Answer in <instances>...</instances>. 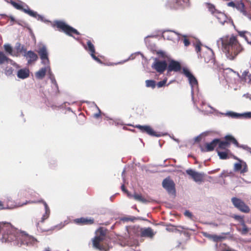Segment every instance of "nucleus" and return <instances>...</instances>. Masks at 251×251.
Instances as JSON below:
<instances>
[{"label":"nucleus","mask_w":251,"mask_h":251,"mask_svg":"<svg viewBox=\"0 0 251 251\" xmlns=\"http://www.w3.org/2000/svg\"><path fill=\"white\" fill-rule=\"evenodd\" d=\"M221 41L222 50L229 60H233L243 50L236 36H225L221 38Z\"/></svg>","instance_id":"obj_1"},{"label":"nucleus","mask_w":251,"mask_h":251,"mask_svg":"<svg viewBox=\"0 0 251 251\" xmlns=\"http://www.w3.org/2000/svg\"><path fill=\"white\" fill-rule=\"evenodd\" d=\"M29 237L20 232L9 223L6 224L4 231L2 233L1 241L2 242H11L16 241L18 244H28L27 240Z\"/></svg>","instance_id":"obj_2"},{"label":"nucleus","mask_w":251,"mask_h":251,"mask_svg":"<svg viewBox=\"0 0 251 251\" xmlns=\"http://www.w3.org/2000/svg\"><path fill=\"white\" fill-rule=\"evenodd\" d=\"M53 26L56 27L59 31L65 33L69 36H72L73 34L79 35V32L75 28L67 25L61 21H55L53 24Z\"/></svg>","instance_id":"obj_3"},{"label":"nucleus","mask_w":251,"mask_h":251,"mask_svg":"<svg viewBox=\"0 0 251 251\" xmlns=\"http://www.w3.org/2000/svg\"><path fill=\"white\" fill-rule=\"evenodd\" d=\"M96 234V236L92 240L93 246L99 250L103 251L104 250V247L101 245V243L105 239L106 232L102 227H100L98 229Z\"/></svg>","instance_id":"obj_4"},{"label":"nucleus","mask_w":251,"mask_h":251,"mask_svg":"<svg viewBox=\"0 0 251 251\" xmlns=\"http://www.w3.org/2000/svg\"><path fill=\"white\" fill-rule=\"evenodd\" d=\"M231 201L234 207L240 211L245 213L250 212V207L242 200L236 197H233L231 199Z\"/></svg>","instance_id":"obj_5"},{"label":"nucleus","mask_w":251,"mask_h":251,"mask_svg":"<svg viewBox=\"0 0 251 251\" xmlns=\"http://www.w3.org/2000/svg\"><path fill=\"white\" fill-rule=\"evenodd\" d=\"M151 67L157 72L161 74H163L166 69H167V63L165 60L161 61L155 59L152 64Z\"/></svg>","instance_id":"obj_6"},{"label":"nucleus","mask_w":251,"mask_h":251,"mask_svg":"<svg viewBox=\"0 0 251 251\" xmlns=\"http://www.w3.org/2000/svg\"><path fill=\"white\" fill-rule=\"evenodd\" d=\"M183 74L188 78L192 90L195 88H198V82L197 79L187 69L183 68Z\"/></svg>","instance_id":"obj_7"},{"label":"nucleus","mask_w":251,"mask_h":251,"mask_svg":"<svg viewBox=\"0 0 251 251\" xmlns=\"http://www.w3.org/2000/svg\"><path fill=\"white\" fill-rule=\"evenodd\" d=\"M37 51L42 60V63L45 65H49L50 61L46 47L45 46H42L38 49Z\"/></svg>","instance_id":"obj_8"},{"label":"nucleus","mask_w":251,"mask_h":251,"mask_svg":"<svg viewBox=\"0 0 251 251\" xmlns=\"http://www.w3.org/2000/svg\"><path fill=\"white\" fill-rule=\"evenodd\" d=\"M187 175L196 182H202L204 180V174L203 173L196 172L192 169H188L186 171Z\"/></svg>","instance_id":"obj_9"},{"label":"nucleus","mask_w":251,"mask_h":251,"mask_svg":"<svg viewBox=\"0 0 251 251\" xmlns=\"http://www.w3.org/2000/svg\"><path fill=\"white\" fill-rule=\"evenodd\" d=\"M21 51H24L25 53L24 56L27 60L28 64L35 62L38 58V55L35 52L31 50L26 51V49L23 46L22 47Z\"/></svg>","instance_id":"obj_10"},{"label":"nucleus","mask_w":251,"mask_h":251,"mask_svg":"<svg viewBox=\"0 0 251 251\" xmlns=\"http://www.w3.org/2000/svg\"><path fill=\"white\" fill-rule=\"evenodd\" d=\"M219 142V139H214L210 143H206L203 146H200V149L202 152H209L213 151L218 145Z\"/></svg>","instance_id":"obj_11"},{"label":"nucleus","mask_w":251,"mask_h":251,"mask_svg":"<svg viewBox=\"0 0 251 251\" xmlns=\"http://www.w3.org/2000/svg\"><path fill=\"white\" fill-rule=\"evenodd\" d=\"M134 127L138 128L142 133H146L151 136L156 137L160 136L159 134H157L149 126H141L137 125L135 126Z\"/></svg>","instance_id":"obj_12"},{"label":"nucleus","mask_w":251,"mask_h":251,"mask_svg":"<svg viewBox=\"0 0 251 251\" xmlns=\"http://www.w3.org/2000/svg\"><path fill=\"white\" fill-rule=\"evenodd\" d=\"M235 7L243 15L247 16L250 20H251V5L248 8H246L243 2H240L236 4Z\"/></svg>","instance_id":"obj_13"},{"label":"nucleus","mask_w":251,"mask_h":251,"mask_svg":"<svg viewBox=\"0 0 251 251\" xmlns=\"http://www.w3.org/2000/svg\"><path fill=\"white\" fill-rule=\"evenodd\" d=\"M140 231V235L141 237H145L152 239L154 236L156 232H154L151 227L142 228V229H139Z\"/></svg>","instance_id":"obj_14"},{"label":"nucleus","mask_w":251,"mask_h":251,"mask_svg":"<svg viewBox=\"0 0 251 251\" xmlns=\"http://www.w3.org/2000/svg\"><path fill=\"white\" fill-rule=\"evenodd\" d=\"M162 186L169 193L175 191V184L170 178L164 179L162 182Z\"/></svg>","instance_id":"obj_15"},{"label":"nucleus","mask_w":251,"mask_h":251,"mask_svg":"<svg viewBox=\"0 0 251 251\" xmlns=\"http://www.w3.org/2000/svg\"><path fill=\"white\" fill-rule=\"evenodd\" d=\"M181 66L179 62L174 60L170 61L168 66H167L168 73L174 72H178L181 70Z\"/></svg>","instance_id":"obj_16"},{"label":"nucleus","mask_w":251,"mask_h":251,"mask_svg":"<svg viewBox=\"0 0 251 251\" xmlns=\"http://www.w3.org/2000/svg\"><path fill=\"white\" fill-rule=\"evenodd\" d=\"M75 223L79 225H91L94 223L93 218L81 217L74 220Z\"/></svg>","instance_id":"obj_17"},{"label":"nucleus","mask_w":251,"mask_h":251,"mask_svg":"<svg viewBox=\"0 0 251 251\" xmlns=\"http://www.w3.org/2000/svg\"><path fill=\"white\" fill-rule=\"evenodd\" d=\"M37 202L43 203L45 207V212L42 216L41 220V222L42 223H43L45 220L47 219L49 217L50 215V209L47 202L43 200H39L38 201H37Z\"/></svg>","instance_id":"obj_18"},{"label":"nucleus","mask_w":251,"mask_h":251,"mask_svg":"<svg viewBox=\"0 0 251 251\" xmlns=\"http://www.w3.org/2000/svg\"><path fill=\"white\" fill-rule=\"evenodd\" d=\"M224 140L228 143V145L232 143L235 145L237 147H241L236 140V139L231 135H227L224 137Z\"/></svg>","instance_id":"obj_19"},{"label":"nucleus","mask_w":251,"mask_h":251,"mask_svg":"<svg viewBox=\"0 0 251 251\" xmlns=\"http://www.w3.org/2000/svg\"><path fill=\"white\" fill-rule=\"evenodd\" d=\"M202 57L203 58L204 61L206 63H209L211 61L213 62V54L211 50H208L203 53Z\"/></svg>","instance_id":"obj_20"},{"label":"nucleus","mask_w":251,"mask_h":251,"mask_svg":"<svg viewBox=\"0 0 251 251\" xmlns=\"http://www.w3.org/2000/svg\"><path fill=\"white\" fill-rule=\"evenodd\" d=\"M29 75V71L28 69H22L18 71L17 76L21 79H25Z\"/></svg>","instance_id":"obj_21"},{"label":"nucleus","mask_w":251,"mask_h":251,"mask_svg":"<svg viewBox=\"0 0 251 251\" xmlns=\"http://www.w3.org/2000/svg\"><path fill=\"white\" fill-rule=\"evenodd\" d=\"M128 196L129 198H133L135 200L143 202L145 203L148 201L146 200L145 198H144L141 194H138L137 193H134L133 195H130L128 193H127Z\"/></svg>","instance_id":"obj_22"},{"label":"nucleus","mask_w":251,"mask_h":251,"mask_svg":"<svg viewBox=\"0 0 251 251\" xmlns=\"http://www.w3.org/2000/svg\"><path fill=\"white\" fill-rule=\"evenodd\" d=\"M84 48L89 52L90 55L96 53L95 47L90 40L87 41V46H85Z\"/></svg>","instance_id":"obj_23"},{"label":"nucleus","mask_w":251,"mask_h":251,"mask_svg":"<svg viewBox=\"0 0 251 251\" xmlns=\"http://www.w3.org/2000/svg\"><path fill=\"white\" fill-rule=\"evenodd\" d=\"M48 68H49L48 66L47 67H44L40 69L36 73V77L39 79H42L43 77H44L46 75Z\"/></svg>","instance_id":"obj_24"},{"label":"nucleus","mask_w":251,"mask_h":251,"mask_svg":"<svg viewBox=\"0 0 251 251\" xmlns=\"http://www.w3.org/2000/svg\"><path fill=\"white\" fill-rule=\"evenodd\" d=\"M203 235L210 239H212L214 242H218L219 241H221V239H223V237L222 236L215 234H210L207 233H204Z\"/></svg>","instance_id":"obj_25"},{"label":"nucleus","mask_w":251,"mask_h":251,"mask_svg":"<svg viewBox=\"0 0 251 251\" xmlns=\"http://www.w3.org/2000/svg\"><path fill=\"white\" fill-rule=\"evenodd\" d=\"M218 154L221 159H226L229 158V152L230 151L229 150H226L225 151H220L217 149Z\"/></svg>","instance_id":"obj_26"},{"label":"nucleus","mask_w":251,"mask_h":251,"mask_svg":"<svg viewBox=\"0 0 251 251\" xmlns=\"http://www.w3.org/2000/svg\"><path fill=\"white\" fill-rule=\"evenodd\" d=\"M25 7L26 8H25V9L24 10V12L25 13L34 18H36L37 16H38L39 17H41L40 15H38L36 12H34L30 10L28 5H26Z\"/></svg>","instance_id":"obj_27"},{"label":"nucleus","mask_w":251,"mask_h":251,"mask_svg":"<svg viewBox=\"0 0 251 251\" xmlns=\"http://www.w3.org/2000/svg\"><path fill=\"white\" fill-rule=\"evenodd\" d=\"M219 142H218V149H221V150H225L226 148L229 147L228 145V143L226 142L225 140L221 141L220 139H219Z\"/></svg>","instance_id":"obj_28"},{"label":"nucleus","mask_w":251,"mask_h":251,"mask_svg":"<svg viewBox=\"0 0 251 251\" xmlns=\"http://www.w3.org/2000/svg\"><path fill=\"white\" fill-rule=\"evenodd\" d=\"M10 3L16 9L21 10L24 12V10L25 9V8H24L23 6L20 3L16 2L14 1L11 0L10 1Z\"/></svg>","instance_id":"obj_29"},{"label":"nucleus","mask_w":251,"mask_h":251,"mask_svg":"<svg viewBox=\"0 0 251 251\" xmlns=\"http://www.w3.org/2000/svg\"><path fill=\"white\" fill-rule=\"evenodd\" d=\"M242 76L245 81H251V74L248 71H245L242 73Z\"/></svg>","instance_id":"obj_30"},{"label":"nucleus","mask_w":251,"mask_h":251,"mask_svg":"<svg viewBox=\"0 0 251 251\" xmlns=\"http://www.w3.org/2000/svg\"><path fill=\"white\" fill-rule=\"evenodd\" d=\"M146 85L147 87H151L153 89L155 87L156 82L153 80H147L146 81Z\"/></svg>","instance_id":"obj_31"},{"label":"nucleus","mask_w":251,"mask_h":251,"mask_svg":"<svg viewBox=\"0 0 251 251\" xmlns=\"http://www.w3.org/2000/svg\"><path fill=\"white\" fill-rule=\"evenodd\" d=\"M9 58L7 57L3 52L0 51V65L3 64L5 62H7Z\"/></svg>","instance_id":"obj_32"},{"label":"nucleus","mask_w":251,"mask_h":251,"mask_svg":"<svg viewBox=\"0 0 251 251\" xmlns=\"http://www.w3.org/2000/svg\"><path fill=\"white\" fill-rule=\"evenodd\" d=\"M226 116L230 117L232 118H241V114L233 112H228L226 114Z\"/></svg>","instance_id":"obj_33"},{"label":"nucleus","mask_w":251,"mask_h":251,"mask_svg":"<svg viewBox=\"0 0 251 251\" xmlns=\"http://www.w3.org/2000/svg\"><path fill=\"white\" fill-rule=\"evenodd\" d=\"M242 225L243 226V228L241 229H239L238 231H239L242 234L245 235L247 234V233L248 232L249 229L245 225V222H243V223L242 224Z\"/></svg>","instance_id":"obj_34"},{"label":"nucleus","mask_w":251,"mask_h":251,"mask_svg":"<svg viewBox=\"0 0 251 251\" xmlns=\"http://www.w3.org/2000/svg\"><path fill=\"white\" fill-rule=\"evenodd\" d=\"M206 6L209 11L211 12L212 14H214L216 12V9L215 6L213 4L210 3H207Z\"/></svg>","instance_id":"obj_35"},{"label":"nucleus","mask_w":251,"mask_h":251,"mask_svg":"<svg viewBox=\"0 0 251 251\" xmlns=\"http://www.w3.org/2000/svg\"><path fill=\"white\" fill-rule=\"evenodd\" d=\"M201 45H202L200 41H197L195 44H194L195 50L198 53L201 52Z\"/></svg>","instance_id":"obj_36"},{"label":"nucleus","mask_w":251,"mask_h":251,"mask_svg":"<svg viewBox=\"0 0 251 251\" xmlns=\"http://www.w3.org/2000/svg\"><path fill=\"white\" fill-rule=\"evenodd\" d=\"M4 48L6 52L9 53L11 54L12 53V48L10 45L6 44L4 45Z\"/></svg>","instance_id":"obj_37"},{"label":"nucleus","mask_w":251,"mask_h":251,"mask_svg":"<svg viewBox=\"0 0 251 251\" xmlns=\"http://www.w3.org/2000/svg\"><path fill=\"white\" fill-rule=\"evenodd\" d=\"M142 229V228L141 227H140L139 226L138 227H134L133 228V232H134V233L135 234V235L137 236V237H140V231L139 232V229Z\"/></svg>","instance_id":"obj_38"},{"label":"nucleus","mask_w":251,"mask_h":251,"mask_svg":"<svg viewBox=\"0 0 251 251\" xmlns=\"http://www.w3.org/2000/svg\"><path fill=\"white\" fill-rule=\"evenodd\" d=\"M7 224V223L0 222V234L1 233L2 234Z\"/></svg>","instance_id":"obj_39"},{"label":"nucleus","mask_w":251,"mask_h":251,"mask_svg":"<svg viewBox=\"0 0 251 251\" xmlns=\"http://www.w3.org/2000/svg\"><path fill=\"white\" fill-rule=\"evenodd\" d=\"M13 71L12 67H6L5 70V74L6 75H10L12 74Z\"/></svg>","instance_id":"obj_40"},{"label":"nucleus","mask_w":251,"mask_h":251,"mask_svg":"<svg viewBox=\"0 0 251 251\" xmlns=\"http://www.w3.org/2000/svg\"><path fill=\"white\" fill-rule=\"evenodd\" d=\"M167 81V79L165 78L162 81H160L158 82L157 84V87L158 88H160V87L164 86L165 85V84L166 83Z\"/></svg>","instance_id":"obj_41"},{"label":"nucleus","mask_w":251,"mask_h":251,"mask_svg":"<svg viewBox=\"0 0 251 251\" xmlns=\"http://www.w3.org/2000/svg\"><path fill=\"white\" fill-rule=\"evenodd\" d=\"M232 217L236 220H237V221H240V222L242 223H243V222H244V219H243V217H241L239 215H234L232 216Z\"/></svg>","instance_id":"obj_42"},{"label":"nucleus","mask_w":251,"mask_h":251,"mask_svg":"<svg viewBox=\"0 0 251 251\" xmlns=\"http://www.w3.org/2000/svg\"><path fill=\"white\" fill-rule=\"evenodd\" d=\"M241 114V117H244L245 118H251V112H246V113H244L243 114Z\"/></svg>","instance_id":"obj_43"},{"label":"nucleus","mask_w":251,"mask_h":251,"mask_svg":"<svg viewBox=\"0 0 251 251\" xmlns=\"http://www.w3.org/2000/svg\"><path fill=\"white\" fill-rule=\"evenodd\" d=\"M91 57L95 60H96L97 62H99V63H101V60L98 57H97L95 55V54H92L91 55Z\"/></svg>","instance_id":"obj_44"},{"label":"nucleus","mask_w":251,"mask_h":251,"mask_svg":"<svg viewBox=\"0 0 251 251\" xmlns=\"http://www.w3.org/2000/svg\"><path fill=\"white\" fill-rule=\"evenodd\" d=\"M242 166L240 163H236L235 164V169L236 171H239L242 169Z\"/></svg>","instance_id":"obj_45"},{"label":"nucleus","mask_w":251,"mask_h":251,"mask_svg":"<svg viewBox=\"0 0 251 251\" xmlns=\"http://www.w3.org/2000/svg\"><path fill=\"white\" fill-rule=\"evenodd\" d=\"M184 215L186 217L190 218H192V213L188 210H186L185 211Z\"/></svg>","instance_id":"obj_46"},{"label":"nucleus","mask_w":251,"mask_h":251,"mask_svg":"<svg viewBox=\"0 0 251 251\" xmlns=\"http://www.w3.org/2000/svg\"><path fill=\"white\" fill-rule=\"evenodd\" d=\"M183 43L185 46H188L190 45L189 40L187 38H184L183 39Z\"/></svg>","instance_id":"obj_47"},{"label":"nucleus","mask_w":251,"mask_h":251,"mask_svg":"<svg viewBox=\"0 0 251 251\" xmlns=\"http://www.w3.org/2000/svg\"><path fill=\"white\" fill-rule=\"evenodd\" d=\"M36 202L35 201H26L24 203H23L22 204H20V203H19L18 204V206H22L24 205H25L27 203H35Z\"/></svg>","instance_id":"obj_48"},{"label":"nucleus","mask_w":251,"mask_h":251,"mask_svg":"<svg viewBox=\"0 0 251 251\" xmlns=\"http://www.w3.org/2000/svg\"><path fill=\"white\" fill-rule=\"evenodd\" d=\"M99 109V112L98 113L94 114V115H93L94 117L96 118V119H98L99 117H100V115H101V111H100V109Z\"/></svg>","instance_id":"obj_49"},{"label":"nucleus","mask_w":251,"mask_h":251,"mask_svg":"<svg viewBox=\"0 0 251 251\" xmlns=\"http://www.w3.org/2000/svg\"><path fill=\"white\" fill-rule=\"evenodd\" d=\"M238 33L241 36L246 38V34L248 33V32L247 31H239Z\"/></svg>","instance_id":"obj_50"},{"label":"nucleus","mask_w":251,"mask_h":251,"mask_svg":"<svg viewBox=\"0 0 251 251\" xmlns=\"http://www.w3.org/2000/svg\"><path fill=\"white\" fill-rule=\"evenodd\" d=\"M248 171V168H247V167L246 165H245L244 168L241 169V173H246Z\"/></svg>","instance_id":"obj_51"},{"label":"nucleus","mask_w":251,"mask_h":251,"mask_svg":"<svg viewBox=\"0 0 251 251\" xmlns=\"http://www.w3.org/2000/svg\"><path fill=\"white\" fill-rule=\"evenodd\" d=\"M201 136H198L195 138V141L196 142H199L201 141Z\"/></svg>","instance_id":"obj_52"},{"label":"nucleus","mask_w":251,"mask_h":251,"mask_svg":"<svg viewBox=\"0 0 251 251\" xmlns=\"http://www.w3.org/2000/svg\"><path fill=\"white\" fill-rule=\"evenodd\" d=\"M157 54L162 56V57H165V53L163 51L160 50L158 51Z\"/></svg>","instance_id":"obj_53"},{"label":"nucleus","mask_w":251,"mask_h":251,"mask_svg":"<svg viewBox=\"0 0 251 251\" xmlns=\"http://www.w3.org/2000/svg\"><path fill=\"white\" fill-rule=\"evenodd\" d=\"M227 5L228 6H232V7H235V6H236V4L233 1L229 2V3H228Z\"/></svg>","instance_id":"obj_54"},{"label":"nucleus","mask_w":251,"mask_h":251,"mask_svg":"<svg viewBox=\"0 0 251 251\" xmlns=\"http://www.w3.org/2000/svg\"><path fill=\"white\" fill-rule=\"evenodd\" d=\"M121 188H122V190L123 191H124V192H127V190L126 189V188H125V185H124V184L122 185V186H121Z\"/></svg>","instance_id":"obj_55"},{"label":"nucleus","mask_w":251,"mask_h":251,"mask_svg":"<svg viewBox=\"0 0 251 251\" xmlns=\"http://www.w3.org/2000/svg\"><path fill=\"white\" fill-rule=\"evenodd\" d=\"M3 208V204L1 201H0V209H2Z\"/></svg>","instance_id":"obj_56"},{"label":"nucleus","mask_w":251,"mask_h":251,"mask_svg":"<svg viewBox=\"0 0 251 251\" xmlns=\"http://www.w3.org/2000/svg\"><path fill=\"white\" fill-rule=\"evenodd\" d=\"M52 82L54 84V85H55V86L56 87H58L57 82L56 81V80L55 79L52 80Z\"/></svg>","instance_id":"obj_57"},{"label":"nucleus","mask_w":251,"mask_h":251,"mask_svg":"<svg viewBox=\"0 0 251 251\" xmlns=\"http://www.w3.org/2000/svg\"><path fill=\"white\" fill-rule=\"evenodd\" d=\"M21 195H22L23 196H26L27 194L25 192H24L21 193Z\"/></svg>","instance_id":"obj_58"},{"label":"nucleus","mask_w":251,"mask_h":251,"mask_svg":"<svg viewBox=\"0 0 251 251\" xmlns=\"http://www.w3.org/2000/svg\"><path fill=\"white\" fill-rule=\"evenodd\" d=\"M184 2L188 3L189 1V0H182Z\"/></svg>","instance_id":"obj_59"},{"label":"nucleus","mask_w":251,"mask_h":251,"mask_svg":"<svg viewBox=\"0 0 251 251\" xmlns=\"http://www.w3.org/2000/svg\"><path fill=\"white\" fill-rule=\"evenodd\" d=\"M226 251H234L231 250H226Z\"/></svg>","instance_id":"obj_60"},{"label":"nucleus","mask_w":251,"mask_h":251,"mask_svg":"<svg viewBox=\"0 0 251 251\" xmlns=\"http://www.w3.org/2000/svg\"><path fill=\"white\" fill-rule=\"evenodd\" d=\"M248 43L251 45V41H248Z\"/></svg>","instance_id":"obj_61"},{"label":"nucleus","mask_w":251,"mask_h":251,"mask_svg":"<svg viewBox=\"0 0 251 251\" xmlns=\"http://www.w3.org/2000/svg\"><path fill=\"white\" fill-rule=\"evenodd\" d=\"M11 20H14V18L13 17H11Z\"/></svg>","instance_id":"obj_62"},{"label":"nucleus","mask_w":251,"mask_h":251,"mask_svg":"<svg viewBox=\"0 0 251 251\" xmlns=\"http://www.w3.org/2000/svg\"><path fill=\"white\" fill-rule=\"evenodd\" d=\"M250 99H251V98Z\"/></svg>","instance_id":"obj_63"}]
</instances>
